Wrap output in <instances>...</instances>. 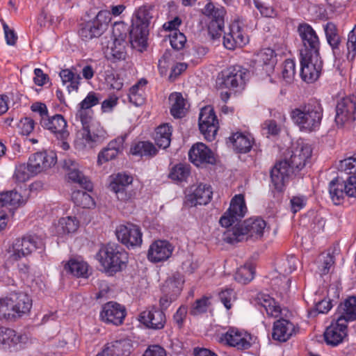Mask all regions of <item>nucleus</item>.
Here are the masks:
<instances>
[{"mask_svg": "<svg viewBox=\"0 0 356 356\" xmlns=\"http://www.w3.org/2000/svg\"><path fill=\"white\" fill-rule=\"evenodd\" d=\"M290 117L301 131L312 132L318 129L323 118V108L316 101H311L291 110Z\"/></svg>", "mask_w": 356, "mask_h": 356, "instance_id": "obj_1", "label": "nucleus"}, {"mask_svg": "<svg viewBox=\"0 0 356 356\" xmlns=\"http://www.w3.org/2000/svg\"><path fill=\"white\" fill-rule=\"evenodd\" d=\"M266 229V222L259 217L250 218L236 225L225 234V240L229 243L242 241L248 236L260 238Z\"/></svg>", "mask_w": 356, "mask_h": 356, "instance_id": "obj_2", "label": "nucleus"}, {"mask_svg": "<svg viewBox=\"0 0 356 356\" xmlns=\"http://www.w3.org/2000/svg\"><path fill=\"white\" fill-rule=\"evenodd\" d=\"M130 31V43L134 48L143 49L147 46L148 25L152 16L146 6L139 8L135 13Z\"/></svg>", "mask_w": 356, "mask_h": 356, "instance_id": "obj_3", "label": "nucleus"}, {"mask_svg": "<svg viewBox=\"0 0 356 356\" xmlns=\"http://www.w3.org/2000/svg\"><path fill=\"white\" fill-rule=\"evenodd\" d=\"M96 258L106 271L112 273L121 270L128 261L127 253L115 244L102 246Z\"/></svg>", "mask_w": 356, "mask_h": 356, "instance_id": "obj_4", "label": "nucleus"}, {"mask_svg": "<svg viewBox=\"0 0 356 356\" xmlns=\"http://www.w3.org/2000/svg\"><path fill=\"white\" fill-rule=\"evenodd\" d=\"M42 246V240L36 235H24L15 239L6 250V257L8 262L13 263L29 256Z\"/></svg>", "mask_w": 356, "mask_h": 356, "instance_id": "obj_5", "label": "nucleus"}, {"mask_svg": "<svg viewBox=\"0 0 356 356\" xmlns=\"http://www.w3.org/2000/svg\"><path fill=\"white\" fill-rule=\"evenodd\" d=\"M41 126L49 130L54 136L55 141L63 150L70 149L68 140L70 132L67 130V123L60 114L49 116L47 119L40 121Z\"/></svg>", "mask_w": 356, "mask_h": 356, "instance_id": "obj_6", "label": "nucleus"}, {"mask_svg": "<svg viewBox=\"0 0 356 356\" xmlns=\"http://www.w3.org/2000/svg\"><path fill=\"white\" fill-rule=\"evenodd\" d=\"M202 13L211 20L208 26V31L213 40L221 36L224 29V17L226 10L222 6H216L213 3L209 1L202 9Z\"/></svg>", "mask_w": 356, "mask_h": 356, "instance_id": "obj_7", "label": "nucleus"}, {"mask_svg": "<svg viewBox=\"0 0 356 356\" xmlns=\"http://www.w3.org/2000/svg\"><path fill=\"white\" fill-rule=\"evenodd\" d=\"M300 76L307 83L316 81L320 76L323 68V61L320 54L300 55Z\"/></svg>", "mask_w": 356, "mask_h": 356, "instance_id": "obj_8", "label": "nucleus"}, {"mask_svg": "<svg viewBox=\"0 0 356 356\" xmlns=\"http://www.w3.org/2000/svg\"><path fill=\"white\" fill-rule=\"evenodd\" d=\"M218 120L213 108L210 106L202 108L199 116V128L208 141L214 140L218 130Z\"/></svg>", "mask_w": 356, "mask_h": 356, "instance_id": "obj_9", "label": "nucleus"}, {"mask_svg": "<svg viewBox=\"0 0 356 356\" xmlns=\"http://www.w3.org/2000/svg\"><path fill=\"white\" fill-rule=\"evenodd\" d=\"M247 210L243 195H236L232 199L228 210L220 218L219 222L222 227H229L236 221L243 218Z\"/></svg>", "mask_w": 356, "mask_h": 356, "instance_id": "obj_10", "label": "nucleus"}, {"mask_svg": "<svg viewBox=\"0 0 356 356\" xmlns=\"http://www.w3.org/2000/svg\"><path fill=\"white\" fill-rule=\"evenodd\" d=\"M115 234L118 241L127 248L139 247L143 241L140 228L132 223L120 225Z\"/></svg>", "mask_w": 356, "mask_h": 356, "instance_id": "obj_11", "label": "nucleus"}, {"mask_svg": "<svg viewBox=\"0 0 356 356\" xmlns=\"http://www.w3.org/2000/svg\"><path fill=\"white\" fill-rule=\"evenodd\" d=\"M298 31L303 44L300 55H304V53L319 54L320 41L313 28L307 24H302L299 25Z\"/></svg>", "mask_w": 356, "mask_h": 356, "instance_id": "obj_12", "label": "nucleus"}, {"mask_svg": "<svg viewBox=\"0 0 356 356\" xmlns=\"http://www.w3.org/2000/svg\"><path fill=\"white\" fill-rule=\"evenodd\" d=\"M106 138V132L103 129H95L93 126L82 129L75 140L76 147L79 149L92 148Z\"/></svg>", "mask_w": 356, "mask_h": 356, "instance_id": "obj_13", "label": "nucleus"}, {"mask_svg": "<svg viewBox=\"0 0 356 356\" xmlns=\"http://www.w3.org/2000/svg\"><path fill=\"white\" fill-rule=\"evenodd\" d=\"M247 76L245 69L240 65L232 66L222 72L218 84L222 88H234L242 85Z\"/></svg>", "mask_w": 356, "mask_h": 356, "instance_id": "obj_14", "label": "nucleus"}, {"mask_svg": "<svg viewBox=\"0 0 356 356\" xmlns=\"http://www.w3.org/2000/svg\"><path fill=\"white\" fill-rule=\"evenodd\" d=\"M56 163V156L54 152H39L31 154L27 163L33 175H37L51 168Z\"/></svg>", "mask_w": 356, "mask_h": 356, "instance_id": "obj_15", "label": "nucleus"}, {"mask_svg": "<svg viewBox=\"0 0 356 356\" xmlns=\"http://www.w3.org/2000/svg\"><path fill=\"white\" fill-rule=\"evenodd\" d=\"M335 121L343 125L356 119V97L348 96L341 99L336 107Z\"/></svg>", "mask_w": 356, "mask_h": 356, "instance_id": "obj_16", "label": "nucleus"}, {"mask_svg": "<svg viewBox=\"0 0 356 356\" xmlns=\"http://www.w3.org/2000/svg\"><path fill=\"white\" fill-rule=\"evenodd\" d=\"M251 340L252 337L249 333L234 327L229 328L220 338V341L238 350H246L250 348Z\"/></svg>", "mask_w": 356, "mask_h": 356, "instance_id": "obj_17", "label": "nucleus"}, {"mask_svg": "<svg viewBox=\"0 0 356 356\" xmlns=\"http://www.w3.org/2000/svg\"><path fill=\"white\" fill-rule=\"evenodd\" d=\"M133 182V177L124 173H118L110 184V188L113 191L117 198L120 201L131 200L135 193L128 191V188Z\"/></svg>", "mask_w": 356, "mask_h": 356, "instance_id": "obj_18", "label": "nucleus"}, {"mask_svg": "<svg viewBox=\"0 0 356 356\" xmlns=\"http://www.w3.org/2000/svg\"><path fill=\"white\" fill-rule=\"evenodd\" d=\"M311 156L310 146L303 142H298L292 148L289 159L286 160L294 172L295 170H300L303 168Z\"/></svg>", "mask_w": 356, "mask_h": 356, "instance_id": "obj_19", "label": "nucleus"}, {"mask_svg": "<svg viewBox=\"0 0 356 356\" xmlns=\"http://www.w3.org/2000/svg\"><path fill=\"white\" fill-rule=\"evenodd\" d=\"M126 316L125 308L115 302H108L104 305L100 312V318L108 324L121 325Z\"/></svg>", "mask_w": 356, "mask_h": 356, "instance_id": "obj_20", "label": "nucleus"}, {"mask_svg": "<svg viewBox=\"0 0 356 356\" xmlns=\"http://www.w3.org/2000/svg\"><path fill=\"white\" fill-rule=\"evenodd\" d=\"M347 335V323L344 319L336 316V321L331 323L324 332L325 342L336 346L341 343Z\"/></svg>", "mask_w": 356, "mask_h": 356, "instance_id": "obj_21", "label": "nucleus"}, {"mask_svg": "<svg viewBox=\"0 0 356 356\" xmlns=\"http://www.w3.org/2000/svg\"><path fill=\"white\" fill-rule=\"evenodd\" d=\"M293 173L291 167L286 160L275 163L270 171L271 183L274 188L278 191H282L290 175Z\"/></svg>", "mask_w": 356, "mask_h": 356, "instance_id": "obj_22", "label": "nucleus"}, {"mask_svg": "<svg viewBox=\"0 0 356 356\" xmlns=\"http://www.w3.org/2000/svg\"><path fill=\"white\" fill-rule=\"evenodd\" d=\"M248 42V37L237 22L232 23L229 32L225 33L223 37V44L225 48L233 50L237 47H242Z\"/></svg>", "mask_w": 356, "mask_h": 356, "instance_id": "obj_23", "label": "nucleus"}, {"mask_svg": "<svg viewBox=\"0 0 356 356\" xmlns=\"http://www.w3.org/2000/svg\"><path fill=\"white\" fill-rule=\"evenodd\" d=\"M188 156L191 161L197 166L204 163L213 164L216 161L213 152L202 143L193 145L189 150Z\"/></svg>", "mask_w": 356, "mask_h": 356, "instance_id": "obj_24", "label": "nucleus"}, {"mask_svg": "<svg viewBox=\"0 0 356 356\" xmlns=\"http://www.w3.org/2000/svg\"><path fill=\"white\" fill-rule=\"evenodd\" d=\"M140 321L148 328L161 330L165 326L166 317L163 311L152 307L140 313Z\"/></svg>", "mask_w": 356, "mask_h": 356, "instance_id": "obj_25", "label": "nucleus"}, {"mask_svg": "<svg viewBox=\"0 0 356 356\" xmlns=\"http://www.w3.org/2000/svg\"><path fill=\"white\" fill-rule=\"evenodd\" d=\"M63 167L68 171L67 177L69 180L78 184L86 190H92V184L91 181L80 171L79 164L76 161L71 159H65Z\"/></svg>", "mask_w": 356, "mask_h": 356, "instance_id": "obj_26", "label": "nucleus"}, {"mask_svg": "<svg viewBox=\"0 0 356 356\" xmlns=\"http://www.w3.org/2000/svg\"><path fill=\"white\" fill-rule=\"evenodd\" d=\"M173 247L166 241H156L154 242L148 250V259L156 263L167 260L172 254Z\"/></svg>", "mask_w": 356, "mask_h": 356, "instance_id": "obj_27", "label": "nucleus"}, {"mask_svg": "<svg viewBox=\"0 0 356 356\" xmlns=\"http://www.w3.org/2000/svg\"><path fill=\"white\" fill-rule=\"evenodd\" d=\"M298 331L296 325L286 319H280L274 323L272 337L274 340L285 342Z\"/></svg>", "mask_w": 356, "mask_h": 356, "instance_id": "obj_28", "label": "nucleus"}, {"mask_svg": "<svg viewBox=\"0 0 356 356\" xmlns=\"http://www.w3.org/2000/svg\"><path fill=\"white\" fill-rule=\"evenodd\" d=\"M131 348L129 339L116 340L106 343L102 352L96 356H128L131 353Z\"/></svg>", "mask_w": 356, "mask_h": 356, "instance_id": "obj_29", "label": "nucleus"}, {"mask_svg": "<svg viewBox=\"0 0 356 356\" xmlns=\"http://www.w3.org/2000/svg\"><path fill=\"white\" fill-rule=\"evenodd\" d=\"M126 136L118 137L111 140L98 154L97 163L102 165L110 160L114 159L122 152Z\"/></svg>", "mask_w": 356, "mask_h": 356, "instance_id": "obj_30", "label": "nucleus"}, {"mask_svg": "<svg viewBox=\"0 0 356 356\" xmlns=\"http://www.w3.org/2000/svg\"><path fill=\"white\" fill-rule=\"evenodd\" d=\"M212 196L211 186L200 184L193 193L187 196L186 201L191 207L205 205L209 202Z\"/></svg>", "mask_w": 356, "mask_h": 356, "instance_id": "obj_31", "label": "nucleus"}, {"mask_svg": "<svg viewBox=\"0 0 356 356\" xmlns=\"http://www.w3.org/2000/svg\"><path fill=\"white\" fill-rule=\"evenodd\" d=\"M324 31L327 42L331 47L334 56L336 58H340L341 56L340 51L341 38L337 26L333 22H327L324 25Z\"/></svg>", "mask_w": 356, "mask_h": 356, "instance_id": "obj_32", "label": "nucleus"}, {"mask_svg": "<svg viewBox=\"0 0 356 356\" xmlns=\"http://www.w3.org/2000/svg\"><path fill=\"white\" fill-rule=\"evenodd\" d=\"M255 67H263L268 72L272 70L276 63V56L274 51L270 48H266L257 53L253 58Z\"/></svg>", "mask_w": 356, "mask_h": 356, "instance_id": "obj_33", "label": "nucleus"}, {"mask_svg": "<svg viewBox=\"0 0 356 356\" xmlns=\"http://www.w3.org/2000/svg\"><path fill=\"white\" fill-rule=\"evenodd\" d=\"M11 300L13 302L17 318L29 313L32 307V300L24 293H13Z\"/></svg>", "mask_w": 356, "mask_h": 356, "instance_id": "obj_34", "label": "nucleus"}, {"mask_svg": "<svg viewBox=\"0 0 356 356\" xmlns=\"http://www.w3.org/2000/svg\"><path fill=\"white\" fill-rule=\"evenodd\" d=\"M336 316L344 319L347 323L356 319V297L352 296L341 303L337 309Z\"/></svg>", "mask_w": 356, "mask_h": 356, "instance_id": "obj_35", "label": "nucleus"}, {"mask_svg": "<svg viewBox=\"0 0 356 356\" xmlns=\"http://www.w3.org/2000/svg\"><path fill=\"white\" fill-rule=\"evenodd\" d=\"M170 113L175 118H183L188 111L186 100L179 92L172 93L169 97Z\"/></svg>", "mask_w": 356, "mask_h": 356, "instance_id": "obj_36", "label": "nucleus"}, {"mask_svg": "<svg viewBox=\"0 0 356 356\" xmlns=\"http://www.w3.org/2000/svg\"><path fill=\"white\" fill-rule=\"evenodd\" d=\"M26 339L25 335L18 334L10 328L0 327V345L4 348L24 343Z\"/></svg>", "mask_w": 356, "mask_h": 356, "instance_id": "obj_37", "label": "nucleus"}, {"mask_svg": "<svg viewBox=\"0 0 356 356\" xmlns=\"http://www.w3.org/2000/svg\"><path fill=\"white\" fill-rule=\"evenodd\" d=\"M257 300L258 304L264 309L268 316L277 318L281 314L280 305L268 294H259Z\"/></svg>", "mask_w": 356, "mask_h": 356, "instance_id": "obj_38", "label": "nucleus"}, {"mask_svg": "<svg viewBox=\"0 0 356 356\" xmlns=\"http://www.w3.org/2000/svg\"><path fill=\"white\" fill-rule=\"evenodd\" d=\"M329 193L334 204H341L346 195L344 181L338 177L332 180L329 184Z\"/></svg>", "mask_w": 356, "mask_h": 356, "instance_id": "obj_39", "label": "nucleus"}, {"mask_svg": "<svg viewBox=\"0 0 356 356\" xmlns=\"http://www.w3.org/2000/svg\"><path fill=\"white\" fill-rule=\"evenodd\" d=\"M229 140L235 150L239 153L248 152L252 148L253 139L248 134L236 132L229 138Z\"/></svg>", "mask_w": 356, "mask_h": 356, "instance_id": "obj_40", "label": "nucleus"}, {"mask_svg": "<svg viewBox=\"0 0 356 356\" xmlns=\"http://www.w3.org/2000/svg\"><path fill=\"white\" fill-rule=\"evenodd\" d=\"M147 81L141 79L129 90V102L136 106H140L145 103V87Z\"/></svg>", "mask_w": 356, "mask_h": 356, "instance_id": "obj_41", "label": "nucleus"}, {"mask_svg": "<svg viewBox=\"0 0 356 356\" xmlns=\"http://www.w3.org/2000/svg\"><path fill=\"white\" fill-rule=\"evenodd\" d=\"M79 227V221L76 217L67 216L59 219L56 226L58 235L64 236L76 232Z\"/></svg>", "mask_w": 356, "mask_h": 356, "instance_id": "obj_42", "label": "nucleus"}, {"mask_svg": "<svg viewBox=\"0 0 356 356\" xmlns=\"http://www.w3.org/2000/svg\"><path fill=\"white\" fill-rule=\"evenodd\" d=\"M59 76L63 85H67V90L69 93L78 91L81 80L79 74L74 73L70 69H64L59 72Z\"/></svg>", "mask_w": 356, "mask_h": 356, "instance_id": "obj_43", "label": "nucleus"}, {"mask_svg": "<svg viewBox=\"0 0 356 356\" xmlns=\"http://www.w3.org/2000/svg\"><path fill=\"white\" fill-rule=\"evenodd\" d=\"M171 135L172 127L168 124H163L156 128L154 141L160 148L166 149L170 145Z\"/></svg>", "mask_w": 356, "mask_h": 356, "instance_id": "obj_44", "label": "nucleus"}, {"mask_svg": "<svg viewBox=\"0 0 356 356\" xmlns=\"http://www.w3.org/2000/svg\"><path fill=\"white\" fill-rule=\"evenodd\" d=\"M104 31L97 22L93 20L89 21L86 24H83L82 27L79 30V35L83 40L88 41L95 38H98L103 34Z\"/></svg>", "mask_w": 356, "mask_h": 356, "instance_id": "obj_45", "label": "nucleus"}, {"mask_svg": "<svg viewBox=\"0 0 356 356\" xmlns=\"http://www.w3.org/2000/svg\"><path fill=\"white\" fill-rule=\"evenodd\" d=\"M11 295L0 299V319L13 321L17 318Z\"/></svg>", "mask_w": 356, "mask_h": 356, "instance_id": "obj_46", "label": "nucleus"}, {"mask_svg": "<svg viewBox=\"0 0 356 356\" xmlns=\"http://www.w3.org/2000/svg\"><path fill=\"white\" fill-rule=\"evenodd\" d=\"M26 200L17 191H11L0 193V207L6 206L18 207L26 202Z\"/></svg>", "mask_w": 356, "mask_h": 356, "instance_id": "obj_47", "label": "nucleus"}, {"mask_svg": "<svg viewBox=\"0 0 356 356\" xmlns=\"http://www.w3.org/2000/svg\"><path fill=\"white\" fill-rule=\"evenodd\" d=\"M65 268L76 277H86L88 275V264L81 260L70 259L65 264Z\"/></svg>", "mask_w": 356, "mask_h": 356, "instance_id": "obj_48", "label": "nucleus"}, {"mask_svg": "<svg viewBox=\"0 0 356 356\" xmlns=\"http://www.w3.org/2000/svg\"><path fill=\"white\" fill-rule=\"evenodd\" d=\"M131 153L140 156H154L157 153V149L150 142L141 141L131 148Z\"/></svg>", "mask_w": 356, "mask_h": 356, "instance_id": "obj_49", "label": "nucleus"}, {"mask_svg": "<svg viewBox=\"0 0 356 356\" xmlns=\"http://www.w3.org/2000/svg\"><path fill=\"white\" fill-rule=\"evenodd\" d=\"M72 200L76 206L82 208L92 209L95 207L93 198L86 191H74L72 193Z\"/></svg>", "mask_w": 356, "mask_h": 356, "instance_id": "obj_50", "label": "nucleus"}, {"mask_svg": "<svg viewBox=\"0 0 356 356\" xmlns=\"http://www.w3.org/2000/svg\"><path fill=\"white\" fill-rule=\"evenodd\" d=\"M127 41L120 42L113 40L110 47L109 56L115 60H124L126 58L127 52L125 50Z\"/></svg>", "mask_w": 356, "mask_h": 356, "instance_id": "obj_51", "label": "nucleus"}, {"mask_svg": "<svg viewBox=\"0 0 356 356\" xmlns=\"http://www.w3.org/2000/svg\"><path fill=\"white\" fill-rule=\"evenodd\" d=\"M298 262L295 256H289L278 264L277 270L280 274L289 275L296 269Z\"/></svg>", "mask_w": 356, "mask_h": 356, "instance_id": "obj_52", "label": "nucleus"}, {"mask_svg": "<svg viewBox=\"0 0 356 356\" xmlns=\"http://www.w3.org/2000/svg\"><path fill=\"white\" fill-rule=\"evenodd\" d=\"M254 275V268L252 265H244L238 268L235 280L238 282L246 284L253 280Z\"/></svg>", "mask_w": 356, "mask_h": 356, "instance_id": "obj_53", "label": "nucleus"}, {"mask_svg": "<svg viewBox=\"0 0 356 356\" xmlns=\"http://www.w3.org/2000/svg\"><path fill=\"white\" fill-rule=\"evenodd\" d=\"M130 31L129 27L124 22H115L113 27V40L120 42L127 41L128 33L130 34Z\"/></svg>", "mask_w": 356, "mask_h": 356, "instance_id": "obj_54", "label": "nucleus"}, {"mask_svg": "<svg viewBox=\"0 0 356 356\" xmlns=\"http://www.w3.org/2000/svg\"><path fill=\"white\" fill-rule=\"evenodd\" d=\"M190 173L189 168L184 164H178L173 167L169 174V177L177 181H183L186 179Z\"/></svg>", "mask_w": 356, "mask_h": 356, "instance_id": "obj_55", "label": "nucleus"}, {"mask_svg": "<svg viewBox=\"0 0 356 356\" xmlns=\"http://www.w3.org/2000/svg\"><path fill=\"white\" fill-rule=\"evenodd\" d=\"M318 267L322 275L328 273L334 264V257L330 253H322L318 258Z\"/></svg>", "mask_w": 356, "mask_h": 356, "instance_id": "obj_56", "label": "nucleus"}, {"mask_svg": "<svg viewBox=\"0 0 356 356\" xmlns=\"http://www.w3.org/2000/svg\"><path fill=\"white\" fill-rule=\"evenodd\" d=\"M92 115L93 111L91 109H83L81 108H79L77 111L75 118L76 120L79 121L81 124L83 129L92 127Z\"/></svg>", "mask_w": 356, "mask_h": 356, "instance_id": "obj_57", "label": "nucleus"}, {"mask_svg": "<svg viewBox=\"0 0 356 356\" xmlns=\"http://www.w3.org/2000/svg\"><path fill=\"white\" fill-rule=\"evenodd\" d=\"M33 176L30 171L28 163H21L16 166L14 178L18 182H25L28 181L31 177Z\"/></svg>", "mask_w": 356, "mask_h": 356, "instance_id": "obj_58", "label": "nucleus"}, {"mask_svg": "<svg viewBox=\"0 0 356 356\" xmlns=\"http://www.w3.org/2000/svg\"><path fill=\"white\" fill-rule=\"evenodd\" d=\"M346 49V57L348 60H354L356 56V26L348 33Z\"/></svg>", "mask_w": 356, "mask_h": 356, "instance_id": "obj_59", "label": "nucleus"}, {"mask_svg": "<svg viewBox=\"0 0 356 356\" xmlns=\"http://www.w3.org/2000/svg\"><path fill=\"white\" fill-rule=\"evenodd\" d=\"M296 74V64L292 59H286L282 65V75L286 82H291Z\"/></svg>", "mask_w": 356, "mask_h": 356, "instance_id": "obj_60", "label": "nucleus"}, {"mask_svg": "<svg viewBox=\"0 0 356 356\" xmlns=\"http://www.w3.org/2000/svg\"><path fill=\"white\" fill-rule=\"evenodd\" d=\"M169 39L171 47L177 50L183 49L186 42V36L180 31L170 33Z\"/></svg>", "mask_w": 356, "mask_h": 356, "instance_id": "obj_61", "label": "nucleus"}, {"mask_svg": "<svg viewBox=\"0 0 356 356\" xmlns=\"http://www.w3.org/2000/svg\"><path fill=\"white\" fill-rule=\"evenodd\" d=\"M102 99L99 93L90 92L88 95L79 104V108L83 109H91V108L98 104Z\"/></svg>", "mask_w": 356, "mask_h": 356, "instance_id": "obj_62", "label": "nucleus"}, {"mask_svg": "<svg viewBox=\"0 0 356 356\" xmlns=\"http://www.w3.org/2000/svg\"><path fill=\"white\" fill-rule=\"evenodd\" d=\"M339 169L347 174H356V154L341 161Z\"/></svg>", "mask_w": 356, "mask_h": 356, "instance_id": "obj_63", "label": "nucleus"}, {"mask_svg": "<svg viewBox=\"0 0 356 356\" xmlns=\"http://www.w3.org/2000/svg\"><path fill=\"white\" fill-rule=\"evenodd\" d=\"M209 305V298L207 297H203L200 299L197 300L194 302V304L191 307L190 313L194 316L204 313L207 311Z\"/></svg>", "mask_w": 356, "mask_h": 356, "instance_id": "obj_64", "label": "nucleus"}]
</instances>
